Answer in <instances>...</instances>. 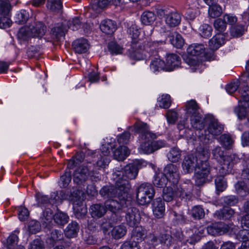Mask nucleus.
I'll return each mask as SVG.
<instances>
[{
  "label": "nucleus",
  "instance_id": "1",
  "mask_svg": "<svg viewBox=\"0 0 249 249\" xmlns=\"http://www.w3.org/2000/svg\"><path fill=\"white\" fill-rule=\"evenodd\" d=\"M120 174H114L113 175L114 179L115 181V186H104L100 191V194L105 198L111 199L112 197L117 196L118 199L121 197L123 198H126L127 193L130 188V185L128 180L123 179L117 176Z\"/></svg>",
  "mask_w": 249,
  "mask_h": 249
},
{
  "label": "nucleus",
  "instance_id": "2",
  "mask_svg": "<svg viewBox=\"0 0 249 249\" xmlns=\"http://www.w3.org/2000/svg\"><path fill=\"white\" fill-rule=\"evenodd\" d=\"M133 127L136 132L140 134L141 144L139 148V152L147 154L153 153L152 141L156 138V134L149 131L146 123L139 121L134 124Z\"/></svg>",
  "mask_w": 249,
  "mask_h": 249
},
{
  "label": "nucleus",
  "instance_id": "3",
  "mask_svg": "<svg viewBox=\"0 0 249 249\" xmlns=\"http://www.w3.org/2000/svg\"><path fill=\"white\" fill-rule=\"evenodd\" d=\"M185 110L186 113L191 116V124L192 126L197 130H202L204 126L206 121L199 113V106L195 100L188 101L186 104Z\"/></svg>",
  "mask_w": 249,
  "mask_h": 249
},
{
  "label": "nucleus",
  "instance_id": "4",
  "mask_svg": "<svg viewBox=\"0 0 249 249\" xmlns=\"http://www.w3.org/2000/svg\"><path fill=\"white\" fill-rule=\"evenodd\" d=\"M155 195V190L150 183H142L137 190V200L141 205H144L151 202Z\"/></svg>",
  "mask_w": 249,
  "mask_h": 249
},
{
  "label": "nucleus",
  "instance_id": "5",
  "mask_svg": "<svg viewBox=\"0 0 249 249\" xmlns=\"http://www.w3.org/2000/svg\"><path fill=\"white\" fill-rule=\"evenodd\" d=\"M205 50V48L202 44L191 45L187 48L188 55L184 60L189 66L196 67L199 65L198 56L204 54Z\"/></svg>",
  "mask_w": 249,
  "mask_h": 249
},
{
  "label": "nucleus",
  "instance_id": "6",
  "mask_svg": "<svg viewBox=\"0 0 249 249\" xmlns=\"http://www.w3.org/2000/svg\"><path fill=\"white\" fill-rule=\"evenodd\" d=\"M238 230V227L232 224L230 225L223 223H213L207 228V231L209 234L215 236L221 235L227 232L235 233Z\"/></svg>",
  "mask_w": 249,
  "mask_h": 249
},
{
  "label": "nucleus",
  "instance_id": "7",
  "mask_svg": "<svg viewBox=\"0 0 249 249\" xmlns=\"http://www.w3.org/2000/svg\"><path fill=\"white\" fill-rule=\"evenodd\" d=\"M240 160L239 158L234 154L226 155L219 162L220 166L219 168V173L226 175L231 172L233 168Z\"/></svg>",
  "mask_w": 249,
  "mask_h": 249
},
{
  "label": "nucleus",
  "instance_id": "8",
  "mask_svg": "<svg viewBox=\"0 0 249 249\" xmlns=\"http://www.w3.org/2000/svg\"><path fill=\"white\" fill-rule=\"evenodd\" d=\"M210 173V166L208 162H197L195 168V178L197 185H202Z\"/></svg>",
  "mask_w": 249,
  "mask_h": 249
},
{
  "label": "nucleus",
  "instance_id": "9",
  "mask_svg": "<svg viewBox=\"0 0 249 249\" xmlns=\"http://www.w3.org/2000/svg\"><path fill=\"white\" fill-rule=\"evenodd\" d=\"M242 175L245 180L238 181L235 184V189L240 196H244L249 193V160Z\"/></svg>",
  "mask_w": 249,
  "mask_h": 249
},
{
  "label": "nucleus",
  "instance_id": "10",
  "mask_svg": "<svg viewBox=\"0 0 249 249\" xmlns=\"http://www.w3.org/2000/svg\"><path fill=\"white\" fill-rule=\"evenodd\" d=\"M124 212L125 213V220L129 226L134 227L139 223L141 216L137 208L130 207L124 210Z\"/></svg>",
  "mask_w": 249,
  "mask_h": 249
},
{
  "label": "nucleus",
  "instance_id": "11",
  "mask_svg": "<svg viewBox=\"0 0 249 249\" xmlns=\"http://www.w3.org/2000/svg\"><path fill=\"white\" fill-rule=\"evenodd\" d=\"M163 173L168 181L173 185H176L178 181L180 176L178 167L174 164H167L164 168Z\"/></svg>",
  "mask_w": 249,
  "mask_h": 249
},
{
  "label": "nucleus",
  "instance_id": "12",
  "mask_svg": "<svg viewBox=\"0 0 249 249\" xmlns=\"http://www.w3.org/2000/svg\"><path fill=\"white\" fill-rule=\"evenodd\" d=\"M89 175L93 176V172L90 171L87 166H81L75 170L73 174V181L76 184H81L88 179Z\"/></svg>",
  "mask_w": 249,
  "mask_h": 249
},
{
  "label": "nucleus",
  "instance_id": "13",
  "mask_svg": "<svg viewBox=\"0 0 249 249\" xmlns=\"http://www.w3.org/2000/svg\"><path fill=\"white\" fill-rule=\"evenodd\" d=\"M119 200L120 202L117 199H108L106 201L104 205L106 207V211L108 210L113 213H116L120 210L125 209V207L127 206V202L128 201L125 198H123L121 197V199Z\"/></svg>",
  "mask_w": 249,
  "mask_h": 249
},
{
  "label": "nucleus",
  "instance_id": "14",
  "mask_svg": "<svg viewBox=\"0 0 249 249\" xmlns=\"http://www.w3.org/2000/svg\"><path fill=\"white\" fill-rule=\"evenodd\" d=\"M139 166L140 165L139 164L138 162L129 164L125 166L123 171L122 172V176L123 177H125L126 178H124V179L127 180L126 179H135L137 176ZM116 174L119 175L120 174V176H118L117 178H120L123 179V178L121 177V172H119V173Z\"/></svg>",
  "mask_w": 249,
  "mask_h": 249
},
{
  "label": "nucleus",
  "instance_id": "15",
  "mask_svg": "<svg viewBox=\"0 0 249 249\" xmlns=\"http://www.w3.org/2000/svg\"><path fill=\"white\" fill-rule=\"evenodd\" d=\"M141 43H132L131 50L130 53V57L135 60H140L144 59L146 57V54L144 53V49H142Z\"/></svg>",
  "mask_w": 249,
  "mask_h": 249
},
{
  "label": "nucleus",
  "instance_id": "16",
  "mask_svg": "<svg viewBox=\"0 0 249 249\" xmlns=\"http://www.w3.org/2000/svg\"><path fill=\"white\" fill-rule=\"evenodd\" d=\"M180 64V58L176 54H170L167 55L165 66V71H172Z\"/></svg>",
  "mask_w": 249,
  "mask_h": 249
},
{
  "label": "nucleus",
  "instance_id": "17",
  "mask_svg": "<svg viewBox=\"0 0 249 249\" xmlns=\"http://www.w3.org/2000/svg\"><path fill=\"white\" fill-rule=\"evenodd\" d=\"M196 158L193 154L186 156L182 163V168L185 173H190L193 172L195 167L197 164Z\"/></svg>",
  "mask_w": 249,
  "mask_h": 249
},
{
  "label": "nucleus",
  "instance_id": "18",
  "mask_svg": "<svg viewBox=\"0 0 249 249\" xmlns=\"http://www.w3.org/2000/svg\"><path fill=\"white\" fill-rule=\"evenodd\" d=\"M152 208L153 213L156 217L160 218L163 217L165 212V206L160 198H156L153 201Z\"/></svg>",
  "mask_w": 249,
  "mask_h": 249
},
{
  "label": "nucleus",
  "instance_id": "19",
  "mask_svg": "<svg viewBox=\"0 0 249 249\" xmlns=\"http://www.w3.org/2000/svg\"><path fill=\"white\" fill-rule=\"evenodd\" d=\"M225 36L222 34H217L213 36L209 42V46L212 50H216L225 43Z\"/></svg>",
  "mask_w": 249,
  "mask_h": 249
},
{
  "label": "nucleus",
  "instance_id": "20",
  "mask_svg": "<svg viewBox=\"0 0 249 249\" xmlns=\"http://www.w3.org/2000/svg\"><path fill=\"white\" fill-rule=\"evenodd\" d=\"M73 49L76 53H82L87 52L89 49V44L87 40L80 38L73 42Z\"/></svg>",
  "mask_w": 249,
  "mask_h": 249
},
{
  "label": "nucleus",
  "instance_id": "21",
  "mask_svg": "<svg viewBox=\"0 0 249 249\" xmlns=\"http://www.w3.org/2000/svg\"><path fill=\"white\" fill-rule=\"evenodd\" d=\"M223 130L222 125L220 124L216 120H211L209 123L206 132L208 131L209 133L213 136H217L220 134Z\"/></svg>",
  "mask_w": 249,
  "mask_h": 249
},
{
  "label": "nucleus",
  "instance_id": "22",
  "mask_svg": "<svg viewBox=\"0 0 249 249\" xmlns=\"http://www.w3.org/2000/svg\"><path fill=\"white\" fill-rule=\"evenodd\" d=\"M90 213L93 218H100L106 213V209L104 205L102 204H93L90 208Z\"/></svg>",
  "mask_w": 249,
  "mask_h": 249
},
{
  "label": "nucleus",
  "instance_id": "23",
  "mask_svg": "<svg viewBox=\"0 0 249 249\" xmlns=\"http://www.w3.org/2000/svg\"><path fill=\"white\" fill-rule=\"evenodd\" d=\"M30 27L33 37H41L45 35L46 31V27L40 21L35 23Z\"/></svg>",
  "mask_w": 249,
  "mask_h": 249
},
{
  "label": "nucleus",
  "instance_id": "24",
  "mask_svg": "<svg viewBox=\"0 0 249 249\" xmlns=\"http://www.w3.org/2000/svg\"><path fill=\"white\" fill-rule=\"evenodd\" d=\"M101 30L106 34H112L116 29V25L110 19L103 20L100 26Z\"/></svg>",
  "mask_w": 249,
  "mask_h": 249
},
{
  "label": "nucleus",
  "instance_id": "25",
  "mask_svg": "<svg viewBox=\"0 0 249 249\" xmlns=\"http://www.w3.org/2000/svg\"><path fill=\"white\" fill-rule=\"evenodd\" d=\"M181 18V16L178 13L171 12L166 15L165 22L170 27H176L179 24Z\"/></svg>",
  "mask_w": 249,
  "mask_h": 249
},
{
  "label": "nucleus",
  "instance_id": "26",
  "mask_svg": "<svg viewBox=\"0 0 249 249\" xmlns=\"http://www.w3.org/2000/svg\"><path fill=\"white\" fill-rule=\"evenodd\" d=\"M113 152L114 159L118 161L123 160L129 154V151L125 145H120Z\"/></svg>",
  "mask_w": 249,
  "mask_h": 249
},
{
  "label": "nucleus",
  "instance_id": "27",
  "mask_svg": "<svg viewBox=\"0 0 249 249\" xmlns=\"http://www.w3.org/2000/svg\"><path fill=\"white\" fill-rule=\"evenodd\" d=\"M66 30L64 28L62 23H57L52 29L51 35L53 38L59 40L64 36L65 34Z\"/></svg>",
  "mask_w": 249,
  "mask_h": 249
},
{
  "label": "nucleus",
  "instance_id": "28",
  "mask_svg": "<svg viewBox=\"0 0 249 249\" xmlns=\"http://www.w3.org/2000/svg\"><path fill=\"white\" fill-rule=\"evenodd\" d=\"M79 227L76 222L70 223L65 230V235L68 238L74 237L77 234Z\"/></svg>",
  "mask_w": 249,
  "mask_h": 249
},
{
  "label": "nucleus",
  "instance_id": "29",
  "mask_svg": "<svg viewBox=\"0 0 249 249\" xmlns=\"http://www.w3.org/2000/svg\"><path fill=\"white\" fill-rule=\"evenodd\" d=\"M126 233V227L123 225L116 226L111 230V235L116 239H120L124 236Z\"/></svg>",
  "mask_w": 249,
  "mask_h": 249
},
{
  "label": "nucleus",
  "instance_id": "30",
  "mask_svg": "<svg viewBox=\"0 0 249 249\" xmlns=\"http://www.w3.org/2000/svg\"><path fill=\"white\" fill-rule=\"evenodd\" d=\"M111 0H92L91 4V9L96 12L106 7Z\"/></svg>",
  "mask_w": 249,
  "mask_h": 249
},
{
  "label": "nucleus",
  "instance_id": "31",
  "mask_svg": "<svg viewBox=\"0 0 249 249\" xmlns=\"http://www.w3.org/2000/svg\"><path fill=\"white\" fill-rule=\"evenodd\" d=\"M234 211L231 208H224L216 212L215 216L219 219H229L234 214Z\"/></svg>",
  "mask_w": 249,
  "mask_h": 249
},
{
  "label": "nucleus",
  "instance_id": "32",
  "mask_svg": "<svg viewBox=\"0 0 249 249\" xmlns=\"http://www.w3.org/2000/svg\"><path fill=\"white\" fill-rule=\"evenodd\" d=\"M168 181L167 178L163 173L157 174L153 180V184L157 187L161 188L167 185Z\"/></svg>",
  "mask_w": 249,
  "mask_h": 249
},
{
  "label": "nucleus",
  "instance_id": "33",
  "mask_svg": "<svg viewBox=\"0 0 249 249\" xmlns=\"http://www.w3.org/2000/svg\"><path fill=\"white\" fill-rule=\"evenodd\" d=\"M150 67L154 72L161 70L165 71L164 62L158 58H155L151 61Z\"/></svg>",
  "mask_w": 249,
  "mask_h": 249
},
{
  "label": "nucleus",
  "instance_id": "34",
  "mask_svg": "<svg viewBox=\"0 0 249 249\" xmlns=\"http://www.w3.org/2000/svg\"><path fill=\"white\" fill-rule=\"evenodd\" d=\"M223 13L222 7L217 3L210 6L208 9V14L212 18H216L221 16Z\"/></svg>",
  "mask_w": 249,
  "mask_h": 249
},
{
  "label": "nucleus",
  "instance_id": "35",
  "mask_svg": "<svg viewBox=\"0 0 249 249\" xmlns=\"http://www.w3.org/2000/svg\"><path fill=\"white\" fill-rule=\"evenodd\" d=\"M53 217V213L51 209L47 208L43 213L41 217V222L46 227L50 225Z\"/></svg>",
  "mask_w": 249,
  "mask_h": 249
},
{
  "label": "nucleus",
  "instance_id": "36",
  "mask_svg": "<svg viewBox=\"0 0 249 249\" xmlns=\"http://www.w3.org/2000/svg\"><path fill=\"white\" fill-rule=\"evenodd\" d=\"M156 18L153 12L145 11L141 16V21L143 24L148 25L152 23L155 21Z\"/></svg>",
  "mask_w": 249,
  "mask_h": 249
},
{
  "label": "nucleus",
  "instance_id": "37",
  "mask_svg": "<svg viewBox=\"0 0 249 249\" xmlns=\"http://www.w3.org/2000/svg\"><path fill=\"white\" fill-rule=\"evenodd\" d=\"M145 235L146 230L142 227H136L133 231L132 236L138 242L143 240Z\"/></svg>",
  "mask_w": 249,
  "mask_h": 249
},
{
  "label": "nucleus",
  "instance_id": "38",
  "mask_svg": "<svg viewBox=\"0 0 249 249\" xmlns=\"http://www.w3.org/2000/svg\"><path fill=\"white\" fill-rule=\"evenodd\" d=\"M12 8L11 4L8 0H0V14L7 16Z\"/></svg>",
  "mask_w": 249,
  "mask_h": 249
},
{
  "label": "nucleus",
  "instance_id": "39",
  "mask_svg": "<svg viewBox=\"0 0 249 249\" xmlns=\"http://www.w3.org/2000/svg\"><path fill=\"white\" fill-rule=\"evenodd\" d=\"M128 32L132 39V43H140L138 38L140 36V29L135 24H132L128 29Z\"/></svg>",
  "mask_w": 249,
  "mask_h": 249
},
{
  "label": "nucleus",
  "instance_id": "40",
  "mask_svg": "<svg viewBox=\"0 0 249 249\" xmlns=\"http://www.w3.org/2000/svg\"><path fill=\"white\" fill-rule=\"evenodd\" d=\"M169 160L172 162L178 161L181 157V151L177 147L172 148L167 155Z\"/></svg>",
  "mask_w": 249,
  "mask_h": 249
},
{
  "label": "nucleus",
  "instance_id": "41",
  "mask_svg": "<svg viewBox=\"0 0 249 249\" xmlns=\"http://www.w3.org/2000/svg\"><path fill=\"white\" fill-rule=\"evenodd\" d=\"M171 40L172 44L177 48H181L184 44V40L181 36L178 33H174Z\"/></svg>",
  "mask_w": 249,
  "mask_h": 249
},
{
  "label": "nucleus",
  "instance_id": "42",
  "mask_svg": "<svg viewBox=\"0 0 249 249\" xmlns=\"http://www.w3.org/2000/svg\"><path fill=\"white\" fill-rule=\"evenodd\" d=\"M47 7L53 11H58L62 8V2L61 0H47Z\"/></svg>",
  "mask_w": 249,
  "mask_h": 249
},
{
  "label": "nucleus",
  "instance_id": "43",
  "mask_svg": "<svg viewBox=\"0 0 249 249\" xmlns=\"http://www.w3.org/2000/svg\"><path fill=\"white\" fill-rule=\"evenodd\" d=\"M54 220L56 223L60 225L66 224L69 220V216L67 214L62 212H58L53 216Z\"/></svg>",
  "mask_w": 249,
  "mask_h": 249
},
{
  "label": "nucleus",
  "instance_id": "44",
  "mask_svg": "<svg viewBox=\"0 0 249 249\" xmlns=\"http://www.w3.org/2000/svg\"><path fill=\"white\" fill-rule=\"evenodd\" d=\"M163 198L166 201L170 202L176 196L173 187H167L163 189Z\"/></svg>",
  "mask_w": 249,
  "mask_h": 249
},
{
  "label": "nucleus",
  "instance_id": "45",
  "mask_svg": "<svg viewBox=\"0 0 249 249\" xmlns=\"http://www.w3.org/2000/svg\"><path fill=\"white\" fill-rule=\"evenodd\" d=\"M18 36L23 40H25L29 37L33 36L31 27H21L18 32Z\"/></svg>",
  "mask_w": 249,
  "mask_h": 249
},
{
  "label": "nucleus",
  "instance_id": "46",
  "mask_svg": "<svg viewBox=\"0 0 249 249\" xmlns=\"http://www.w3.org/2000/svg\"><path fill=\"white\" fill-rule=\"evenodd\" d=\"M220 175L215 178V183L217 191L223 192L227 187V183L224 178V175Z\"/></svg>",
  "mask_w": 249,
  "mask_h": 249
},
{
  "label": "nucleus",
  "instance_id": "47",
  "mask_svg": "<svg viewBox=\"0 0 249 249\" xmlns=\"http://www.w3.org/2000/svg\"><path fill=\"white\" fill-rule=\"evenodd\" d=\"M110 160V157H100V159L96 162V165H94V169L92 172L94 174V172L96 173L100 168H105L109 163Z\"/></svg>",
  "mask_w": 249,
  "mask_h": 249
},
{
  "label": "nucleus",
  "instance_id": "48",
  "mask_svg": "<svg viewBox=\"0 0 249 249\" xmlns=\"http://www.w3.org/2000/svg\"><path fill=\"white\" fill-rule=\"evenodd\" d=\"M160 107L167 109L169 108L171 105V100L170 96L168 94L162 95L158 99Z\"/></svg>",
  "mask_w": 249,
  "mask_h": 249
},
{
  "label": "nucleus",
  "instance_id": "49",
  "mask_svg": "<svg viewBox=\"0 0 249 249\" xmlns=\"http://www.w3.org/2000/svg\"><path fill=\"white\" fill-rule=\"evenodd\" d=\"M220 142L223 146L228 149L231 148L233 143V141L231 137L227 134H223L220 136Z\"/></svg>",
  "mask_w": 249,
  "mask_h": 249
},
{
  "label": "nucleus",
  "instance_id": "50",
  "mask_svg": "<svg viewBox=\"0 0 249 249\" xmlns=\"http://www.w3.org/2000/svg\"><path fill=\"white\" fill-rule=\"evenodd\" d=\"M213 29L207 24H203L199 27V34L203 37H208L212 35Z\"/></svg>",
  "mask_w": 249,
  "mask_h": 249
},
{
  "label": "nucleus",
  "instance_id": "51",
  "mask_svg": "<svg viewBox=\"0 0 249 249\" xmlns=\"http://www.w3.org/2000/svg\"><path fill=\"white\" fill-rule=\"evenodd\" d=\"M195 157L196 158L197 161L198 162H208L210 153L207 150H202L197 152Z\"/></svg>",
  "mask_w": 249,
  "mask_h": 249
},
{
  "label": "nucleus",
  "instance_id": "52",
  "mask_svg": "<svg viewBox=\"0 0 249 249\" xmlns=\"http://www.w3.org/2000/svg\"><path fill=\"white\" fill-rule=\"evenodd\" d=\"M244 33L243 27L241 25H236L232 26L230 29L231 35L234 37L242 36Z\"/></svg>",
  "mask_w": 249,
  "mask_h": 249
},
{
  "label": "nucleus",
  "instance_id": "53",
  "mask_svg": "<svg viewBox=\"0 0 249 249\" xmlns=\"http://www.w3.org/2000/svg\"><path fill=\"white\" fill-rule=\"evenodd\" d=\"M213 25L215 30L219 32L225 31L227 27V23L224 18H218L215 20Z\"/></svg>",
  "mask_w": 249,
  "mask_h": 249
},
{
  "label": "nucleus",
  "instance_id": "54",
  "mask_svg": "<svg viewBox=\"0 0 249 249\" xmlns=\"http://www.w3.org/2000/svg\"><path fill=\"white\" fill-rule=\"evenodd\" d=\"M192 215L196 219H201L204 217L205 213L200 206H195L192 210Z\"/></svg>",
  "mask_w": 249,
  "mask_h": 249
},
{
  "label": "nucleus",
  "instance_id": "55",
  "mask_svg": "<svg viewBox=\"0 0 249 249\" xmlns=\"http://www.w3.org/2000/svg\"><path fill=\"white\" fill-rule=\"evenodd\" d=\"M172 236L167 233H162L159 236V240L161 244H164L167 246H170L172 244Z\"/></svg>",
  "mask_w": 249,
  "mask_h": 249
},
{
  "label": "nucleus",
  "instance_id": "56",
  "mask_svg": "<svg viewBox=\"0 0 249 249\" xmlns=\"http://www.w3.org/2000/svg\"><path fill=\"white\" fill-rule=\"evenodd\" d=\"M81 21L78 18H75L70 20L68 22V26L72 31L78 30L81 26Z\"/></svg>",
  "mask_w": 249,
  "mask_h": 249
},
{
  "label": "nucleus",
  "instance_id": "57",
  "mask_svg": "<svg viewBox=\"0 0 249 249\" xmlns=\"http://www.w3.org/2000/svg\"><path fill=\"white\" fill-rule=\"evenodd\" d=\"M40 229V225L39 222L35 220H31L29 222L28 230L30 233L34 234L39 231Z\"/></svg>",
  "mask_w": 249,
  "mask_h": 249
},
{
  "label": "nucleus",
  "instance_id": "58",
  "mask_svg": "<svg viewBox=\"0 0 249 249\" xmlns=\"http://www.w3.org/2000/svg\"><path fill=\"white\" fill-rule=\"evenodd\" d=\"M71 179V173L69 172H66L64 175L61 176L60 184V185L63 188L66 187Z\"/></svg>",
  "mask_w": 249,
  "mask_h": 249
},
{
  "label": "nucleus",
  "instance_id": "59",
  "mask_svg": "<svg viewBox=\"0 0 249 249\" xmlns=\"http://www.w3.org/2000/svg\"><path fill=\"white\" fill-rule=\"evenodd\" d=\"M212 155L213 158L218 162H220L225 156H224V151L219 146L216 147L212 151Z\"/></svg>",
  "mask_w": 249,
  "mask_h": 249
},
{
  "label": "nucleus",
  "instance_id": "60",
  "mask_svg": "<svg viewBox=\"0 0 249 249\" xmlns=\"http://www.w3.org/2000/svg\"><path fill=\"white\" fill-rule=\"evenodd\" d=\"M237 238L242 242L249 241V230L243 229L240 231L237 235Z\"/></svg>",
  "mask_w": 249,
  "mask_h": 249
},
{
  "label": "nucleus",
  "instance_id": "61",
  "mask_svg": "<svg viewBox=\"0 0 249 249\" xmlns=\"http://www.w3.org/2000/svg\"><path fill=\"white\" fill-rule=\"evenodd\" d=\"M246 108L247 107L242 106L241 104L240 105L235 108V112L239 119H243L247 117V112Z\"/></svg>",
  "mask_w": 249,
  "mask_h": 249
},
{
  "label": "nucleus",
  "instance_id": "62",
  "mask_svg": "<svg viewBox=\"0 0 249 249\" xmlns=\"http://www.w3.org/2000/svg\"><path fill=\"white\" fill-rule=\"evenodd\" d=\"M108 48L111 53L116 54L121 53L123 49L118 44L113 42L108 43Z\"/></svg>",
  "mask_w": 249,
  "mask_h": 249
},
{
  "label": "nucleus",
  "instance_id": "63",
  "mask_svg": "<svg viewBox=\"0 0 249 249\" xmlns=\"http://www.w3.org/2000/svg\"><path fill=\"white\" fill-rule=\"evenodd\" d=\"M166 116L169 124H174L178 119V114L173 110H168Z\"/></svg>",
  "mask_w": 249,
  "mask_h": 249
},
{
  "label": "nucleus",
  "instance_id": "64",
  "mask_svg": "<svg viewBox=\"0 0 249 249\" xmlns=\"http://www.w3.org/2000/svg\"><path fill=\"white\" fill-rule=\"evenodd\" d=\"M121 249H140L138 242L127 241L125 242L121 247Z\"/></svg>",
  "mask_w": 249,
  "mask_h": 249
}]
</instances>
